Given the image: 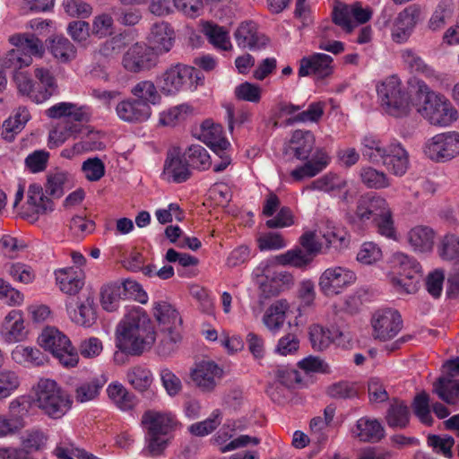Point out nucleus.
<instances>
[{"label":"nucleus","mask_w":459,"mask_h":459,"mask_svg":"<svg viewBox=\"0 0 459 459\" xmlns=\"http://www.w3.org/2000/svg\"><path fill=\"white\" fill-rule=\"evenodd\" d=\"M163 175L167 180L175 183L185 182L190 178V167L178 150H174L168 154Z\"/></svg>","instance_id":"26"},{"label":"nucleus","mask_w":459,"mask_h":459,"mask_svg":"<svg viewBox=\"0 0 459 459\" xmlns=\"http://www.w3.org/2000/svg\"><path fill=\"white\" fill-rule=\"evenodd\" d=\"M272 261L262 262L256 271L270 281L274 287L273 294L289 289L294 283L293 276L285 271H272Z\"/></svg>","instance_id":"35"},{"label":"nucleus","mask_w":459,"mask_h":459,"mask_svg":"<svg viewBox=\"0 0 459 459\" xmlns=\"http://www.w3.org/2000/svg\"><path fill=\"white\" fill-rule=\"evenodd\" d=\"M30 114L26 107H19L3 124L2 135L12 141L14 134L20 133L30 120Z\"/></svg>","instance_id":"39"},{"label":"nucleus","mask_w":459,"mask_h":459,"mask_svg":"<svg viewBox=\"0 0 459 459\" xmlns=\"http://www.w3.org/2000/svg\"><path fill=\"white\" fill-rule=\"evenodd\" d=\"M391 264L400 275H419L421 272V266L417 260L402 252L393 254Z\"/></svg>","instance_id":"47"},{"label":"nucleus","mask_w":459,"mask_h":459,"mask_svg":"<svg viewBox=\"0 0 459 459\" xmlns=\"http://www.w3.org/2000/svg\"><path fill=\"white\" fill-rule=\"evenodd\" d=\"M1 335L5 342L13 343L26 338L24 319L21 310H11L4 317Z\"/></svg>","instance_id":"28"},{"label":"nucleus","mask_w":459,"mask_h":459,"mask_svg":"<svg viewBox=\"0 0 459 459\" xmlns=\"http://www.w3.org/2000/svg\"><path fill=\"white\" fill-rule=\"evenodd\" d=\"M66 310L70 318L75 324L89 327L96 320L94 299L87 296L84 300L80 301L76 307L72 302H66Z\"/></svg>","instance_id":"31"},{"label":"nucleus","mask_w":459,"mask_h":459,"mask_svg":"<svg viewBox=\"0 0 459 459\" xmlns=\"http://www.w3.org/2000/svg\"><path fill=\"white\" fill-rule=\"evenodd\" d=\"M433 392L447 404H455L459 397V380L439 377L433 384Z\"/></svg>","instance_id":"43"},{"label":"nucleus","mask_w":459,"mask_h":459,"mask_svg":"<svg viewBox=\"0 0 459 459\" xmlns=\"http://www.w3.org/2000/svg\"><path fill=\"white\" fill-rule=\"evenodd\" d=\"M27 204L37 213H45L53 210L52 201L44 195L41 186L38 184H32L29 186Z\"/></svg>","instance_id":"46"},{"label":"nucleus","mask_w":459,"mask_h":459,"mask_svg":"<svg viewBox=\"0 0 459 459\" xmlns=\"http://www.w3.org/2000/svg\"><path fill=\"white\" fill-rule=\"evenodd\" d=\"M140 285L131 280L123 282H111L102 286L100 290V302L102 307L108 312L117 309L122 295L129 290H140Z\"/></svg>","instance_id":"19"},{"label":"nucleus","mask_w":459,"mask_h":459,"mask_svg":"<svg viewBox=\"0 0 459 459\" xmlns=\"http://www.w3.org/2000/svg\"><path fill=\"white\" fill-rule=\"evenodd\" d=\"M13 82L18 91L32 100V95L38 92V89L30 74L21 69H16L13 74Z\"/></svg>","instance_id":"63"},{"label":"nucleus","mask_w":459,"mask_h":459,"mask_svg":"<svg viewBox=\"0 0 459 459\" xmlns=\"http://www.w3.org/2000/svg\"><path fill=\"white\" fill-rule=\"evenodd\" d=\"M153 316L161 325L162 331L167 332L166 339L161 341L159 347L160 353L169 355L174 351L176 343L181 340L182 318L177 309L166 301L155 303Z\"/></svg>","instance_id":"5"},{"label":"nucleus","mask_w":459,"mask_h":459,"mask_svg":"<svg viewBox=\"0 0 459 459\" xmlns=\"http://www.w3.org/2000/svg\"><path fill=\"white\" fill-rule=\"evenodd\" d=\"M334 337L333 332L320 325H313L309 328V339L312 348L316 351L326 350L333 343Z\"/></svg>","instance_id":"50"},{"label":"nucleus","mask_w":459,"mask_h":459,"mask_svg":"<svg viewBox=\"0 0 459 459\" xmlns=\"http://www.w3.org/2000/svg\"><path fill=\"white\" fill-rule=\"evenodd\" d=\"M172 436H162L155 433L145 432V446L143 454L146 456H159L168 447Z\"/></svg>","instance_id":"53"},{"label":"nucleus","mask_w":459,"mask_h":459,"mask_svg":"<svg viewBox=\"0 0 459 459\" xmlns=\"http://www.w3.org/2000/svg\"><path fill=\"white\" fill-rule=\"evenodd\" d=\"M396 176H403L409 168V154L403 146L397 141L392 142L385 152L382 162Z\"/></svg>","instance_id":"29"},{"label":"nucleus","mask_w":459,"mask_h":459,"mask_svg":"<svg viewBox=\"0 0 459 459\" xmlns=\"http://www.w3.org/2000/svg\"><path fill=\"white\" fill-rule=\"evenodd\" d=\"M221 423V411L214 410L209 418L189 426V432L196 437H204L212 433Z\"/></svg>","instance_id":"56"},{"label":"nucleus","mask_w":459,"mask_h":459,"mask_svg":"<svg viewBox=\"0 0 459 459\" xmlns=\"http://www.w3.org/2000/svg\"><path fill=\"white\" fill-rule=\"evenodd\" d=\"M238 47L249 49H261L268 44V38L260 33L254 22H242L234 33Z\"/></svg>","instance_id":"21"},{"label":"nucleus","mask_w":459,"mask_h":459,"mask_svg":"<svg viewBox=\"0 0 459 459\" xmlns=\"http://www.w3.org/2000/svg\"><path fill=\"white\" fill-rule=\"evenodd\" d=\"M203 141L212 149L224 151L229 145V142L221 136V127L218 125L209 126V122L205 121L202 125Z\"/></svg>","instance_id":"52"},{"label":"nucleus","mask_w":459,"mask_h":459,"mask_svg":"<svg viewBox=\"0 0 459 459\" xmlns=\"http://www.w3.org/2000/svg\"><path fill=\"white\" fill-rule=\"evenodd\" d=\"M387 148L375 135H365L361 139L362 155L372 163H380L385 159Z\"/></svg>","instance_id":"44"},{"label":"nucleus","mask_w":459,"mask_h":459,"mask_svg":"<svg viewBox=\"0 0 459 459\" xmlns=\"http://www.w3.org/2000/svg\"><path fill=\"white\" fill-rule=\"evenodd\" d=\"M39 344L66 368L77 365L79 356L69 338L55 327H46L39 337Z\"/></svg>","instance_id":"6"},{"label":"nucleus","mask_w":459,"mask_h":459,"mask_svg":"<svg viewBox=\"0 0 459 459\" xmlns=\"http://www.w3.org/2000/svg\"><path fill=\"white\" fill-rule=\"evenodd\" d=\"M347 186V181L341 176L329 172L314 180L308 186L309 190H317L336 195Z\"/></svg>","instance_id":"40"},{"label":"nucleus","mask_w":459,"mask_h":459,"mask_svg":"<svg viewBox=\"0 0 459 459\" xmlns=\"http://www.w3.org/2000/svg\"><path fill=\"white\" fill-rule=\"evenodd\" d=\"M425 154L435 161H446L459 154V133L447 132L434 135L428 141Z\"/></svg>","instance_id":"12"},{"label":"nucleus","mask_w":459,"mask_h":459,"mask_svg":"<svg viewBox=\"0 0 459 459\" xmlns=\"http://www.w3.org/2000/svg\"><path fill=\"white\" fill-rule=\"evenodd\" d=\"M175 33L168 22L154 23L147 37V48H151L157 56L170 51L174 45Z\"/></svg>","instance_id":"18"},{"label":"nucleus","mask_w":459,"mask_h":459,"mask_svg":"<svg viewBox=\"0 0 459 459\" xmlns=\"http://www.w3.org/2000/svg\"><path fill=\"white\" fill-rule=\"evenodd\" d=\"M419 112L431 125L448 126L457 120L458 112L450 100L442 94L431 95L430 100L423 102Z\"/></svg>","instance_id":"8"},{"label":"nucleus","mask_w":459,"mask_h":459,"mask_svg":"<svg viewBox=\"0 0 459 459\" xmlns=\"http://www.w3.org/2000/svg\"><path fill=\"white\" fill-rule=\"evenodd\" d=\"M56 285L69 296H75L84 286V275L78 267H65L55 271Z\"/></svg>","instance_id":"22"},{"label":"nucleus","mask_w":459,"mask_h":459,"mask_svg":"<svg viewBox=\"0 0 459 459\" xmlns=\"http://www.w3.org/2000/svg\"><path fill=\"white\" fill-rule=\"evenodd\" d=\"M126 377L128 384L139 393L147 392L153 382L152 371L141 365L129 368Z\"/></svg>","instance_id":"38"},{"label":"nucleus","mask_w":459,"mask_h":459,"mask_svg":"<svg viewBox=\"0 0 459 459\" xmlns=\"http://www.w3.org/2000/svg\"><path fill=\"white\" fill-rule=\"evenodd\" d=\"M48 435L40 429L27 430L22 437V447L19 449H25L28 456H31L30 453L33 451H39L43 449L48 442Z\"/></svg>","instance_id":"54"},{"label":"nucleus","mask_w":459,"mask_h":459,"mask_svg":"<svg viewBox=\"0 0 459 459\" xmlns=\"http://www.w3.org/2000/svg\"><path fill=\"white\" fill-rule=\"evenodd\" d=\"M316 138L308 130H295L288 142L286 151L299 160H307L315 147Z\"/></svg>","instance_id":"24"},{"label":"nucleus","mask_w":459,"mask_h":459,"mask_svg":"<svg viewBox=\"0 0 459 459\" xmlns=\"http://www.w3.org/2000/svg\"><path fill=\"white\" fill-rule=\"evenodd\" d=\"M400 55L403 64L411 72L422 74L433 83V86L442 82V74L427 65L414 49H402Z\"/></svg>","instance_id":"23"},{"label":"nucleus","mask_w":459,"mask_h":459,"mask_svg":"<svg viewBox=\"0 0 459 459\" xmlns=\"http://www.w3.org/2000/svg\"><path fill=\"white\" fill-rule=\"evenodd\" d=\"M420 14V8L416 5H411L400 12L392 28V39L398 44L405 43L419 22Z\"/></svg>","instance_id":"15"},{"label":"nucleus","mask_w":459,"mask_h":459,"mask_svg":"<svg viewBox=\"0 0 459 459\" xmlns=\"http://www.w3.org/2000/svg\"><path fill=\"white\" fill-rule=\"evenodd\" d=\"M372 223L375 224L377 231L379 235L395 240L397 238V232L394 227V221L393 212L390 206Z\"/></svg>","instance_id":"57"},{"label":"nucleus","mask_w":459,"mask_h":459,"mask_svg":"<svg viewBox=\"0 0 459 459\" xmlns=\"http://www.w3.org/2000/svg\"><path fill=\"white\" fill-rule=\"evenodd\" d=\"M35 405L52 419L62 418L71 407V400L57 385L49 378L40 379L35 387Z\"/></svg>","instance_id":"2"},{"label":"nucleus","mask_w":459,"mask_h":459,"mask_svg":"<svg viewBox=\"0 0 459 459\" xmlns=\"http://www.w3.org/2000/svg\"><path fill=\"white\" fill-rule=\"evenodd\" d=\"M34 76L38 82V92L32 95V101L43 103L56 92V80L50 70L45 67H36Z\"/></svg>","instance_id":"30"},{"label":"nucleus","mask_w":459,"mask_h":459,"mask_svg":"<svg viewBox=\"0 0 459 459\" xmlns=\"http://www.w3.org/2000/svg\"><path fill=\"white\" fill-rule=\"evenodd\" d=\"M141 424L145 432L171 436L177 420L171 413L148 410L143 412Z\"/></svg>","instance_id":"17"},{"label":"nucleus","mask_w":459,"mask_h":459,"mask_svg":"<svg viewBox=\"0 0 459 459\" xmlns=\"http://www.w3.org/2000/svg\"><path fill=\"white\" fill-rule=\"evenodd\" d=\"M9 409L7 414H0V438L15 435L25 427V410L21 409V403L14 400L10 403Z\"/></svg>","instance_id":"27"},{"label":"nucleus","mask_w":459,"mask_h":459,"mask_svg":"<svg viewBox=\"0 0 459 459\" xmlns=\"http://www.w3.org/2000/svg\"><path fill=\"white\" fill-rule=\"evenodd\" d=\"M275 260L281 265H290L296 268H303L311 261L312 257L300 248L288 250L275 256Z\"/></svg>","instance_id":"55"},{"label":"nucleus","mask_w":459,"mask_h":459,"mask_svg":"<svg viewBox=\"0 0 459 459\" xmlns=\"http://www.w3.org/2000/svg\"><path fill=\"white\" fill-rule=\"evenodd\" d=\"M333 62L332 56L323 53L304 56L299 61V76L314 75L317 79L325 78L333 71Z\"/></svg>","instance_id":"16"},{"label":"nucleus","mask_w":459,"mask_h":459,"mask_svg":"<svg viewBox=\"0 0 459 459\" xmlns=\"http://www.w3.org/2000/svg\"><path fill=\"white\" fill-rule=\"evenodd\" d=\"M359 178L368 188L382 189L390 186L386 174L370 166L360 169Z\"/></svg>","instance_id":"48"},{"label":"nucleus","mask_w":459,"mask_h":459,"mask_svg":"<svg viewBox=\"0 0 459 459\" xmlns=\"http://www.w3.org/2000/svg\"><path fill=\"white\" fill-rule=\"evenodd\" d=\"M435 232L429 226L418 225L407 233V241L411 247L420 253H427L433 249Z\"/></svg>","instance_id":"33"},{"label":"nucleus","mask_w":459,"mask_h":459,"mask_svg":"<svg viewBox=\"0 0 459 459\" xmlns=\"http://www.w3.org/2000/svg\"><path fill=\"white\" fill-rule=\"evenodd\" d=\"M377 92L381 107L386 113L395 117L409 115L411 109L410 98L396 75L389 76L378 83Z\"/></svg>","instance_id":"4"},{"label":"nucleus","mask_w":459,"mask_h":459,"mask_svg":"<svg viewBox=\"0 0 459 459\" xmlns=\"http://www.w3.org/2000/svg\"><path fill=\"white\" fill-rule=\"evenodd\" d=\"M108 379L104 375L92 377L80 383L74 390V397L78 403H87L96 399Z\"/></svg>","instance_id":"37"},{"label":"nucleus","mask_w":459,"mask_h":459,"mask_svg":"<svg viewBox=\"0 0 459 459\" xmlns=\"http://www.w3.org/2000/svg\"><path fill=\"white\" fill-rule=\"evenodd\" d=\"M223 376V370L212 360H203L191 372V378L203 393L214 391Z\"/></svg>","instance_id":"14"},{"label":"nucleus","mask_w":459,"mask_h":459,"mask_svg":"<svg viewBox=\"0 0 459 459\" xmlns=\"http://www.w3.org/2000/svg\"><path fill=\"white\" fill-rule=\"evenodd\" d=\"M439 255L444 260L459 259V237L447 234L441 241Z\"/></svg>","instance_id":"64"},{"label":"nucleus","mask_w":459,"mask_h":459,"mask_svg":"<svg viewBox=\"0 0 459 459\" xmlns=\"http://www.w3.org/2000/svg\"><path fill=\"white\" fill-rule=\"evenodd\" d=\"M452 13V0H441L429 20V29L433 31L443 29L446 24V21L451 17Z\"/></svg>","instance_id":"51"},{"label":"nucleus","mask_w":459,"mask_h":459,"mask_svg":"<svg viewBox=\"0 0 459 459\" xmlns=\"http://www.w3.org/2000/svg\"><path fill=\"white\" fill-rule=\"evenodd\" d=\"M412 408L414 414L421 423L429 426L432 424L433 418L430 414L429 396L426 392H421L414 397Z\"/></svg>","instance_id":"58"},{"label":"nucleus","mask_w":459,"mask_h":459,"mask_svg":"<svg viewBox=\"0 0 459 459\" xmlns=\"http://www.w3.org/2000/svg\"><path fill=\"white\" fill-rule=\"evenodd\" d=\"M131 93L136 98V100H144L148 105L155 104L159 98L158 91L152 81H141L131 90Z\"/></svg>","instance_id":"59"},{"label":"nucleus","mask_w":459,"mask_h":459,"mask_svg":"<svg viewBox=\"0 0 459 459\" xmlns=\"http://www.w3.org/2000/svg\"><path fill=\"white\" fill-rule=\"evenodd\" d=\"M353 437L361 442L377 443L385 437L382 424L376 419L362 417L351 429Z\"/></svg>","instance_id":"25"},{"label":"nucleus","mask_w":459,"mask_h":459,"mask_svg":"<svg viewBox=\"0 0 459 459\" xmlns=\"http://www.w3.org/2000/svg\"><path fill=\"white\" fill-rule=\"evenodd\" d=\"M183 158L192 169L204 170L211 166V158L204 147L200 144L189 146L183 153Z\"/></svg>","instance_id":"45"},{"label":"nucleus","mask_w":459,"mask_h":459,"mask_svg":"<svg viewBox=\"0 0 459 459\" xmlns=\"http://www.w3.org/2000/svg\"><path fill=\"white\" fill-rule=\"evenodd\" d=\"M194 76L199 79L194 67L177 64L169 67L157 78V84L163 94L175 95L186 85H191Z\"/></svg>","instance_id":"9"},{"label":"nucleus","mask_w":459,"mask_h":459,"mask_svg":"<svg viewBox=\"0 0 459 459\" xmlns=\"http://www.w3.org/2000/svg\"><path fill=\"white\" fill-rule=\"evenodd\" d=\"M12 358L17 363L32 366L43 365L46 360L44 354L39 349L29 346H17L12 351Z\"/></svg>","instance_id":"49"},{"label":"nucleus","mask_w":459,"mask_h":459,"mask_svg":"<svg viewBox=\"0 0 459 459\" xmlns=\"http://www.w3.org/2000/svg\"><path fill=\"white\" fill-rule=\"evenodd\" d=\"M389 204L381 195L376 193H367L360 195L354 210V214L351 217V222L358 227L373 222L387 208Z\"/></svg>","instance_id":"10"},{"label":"nucleus","mask_w":459,"mask_h":459,"mask_svg":"<svg viewBox=\"0 0 459 459\" xmlns=\"http://www.w3.org/2000/svg\"><path fill=\"white\" fill-rule=\"evenodd\" d=\"M155 340L154 328L140 309L130 310L116 329V347L127 355L140 356L152 348Z\"/></svg>","instance_id":"1"},{"label":"nucleus","mask_w":459,"mask_h":459,"mask_svg":"<svg viewBox=\"0 0 459 459\" xmlns=\"http://www.w3.org/2000/svg\"><path fill=\"white\" fill-rule=\"evenodd\" d=\"M191 112L192 108L189 105L180 104L161 113L160 122L164 126H173L185 120Z\"/></svg>","instance_id":"60"},{"label":"nucleus","mask_w":459,"mask_h":459,"mask_svg":"<svg viewBox=\"0 0 459 459\" xmlns=\"http://www.w3.org/2000/svg\"><path fill=\"white\" fill-rule=\"evenodd\" d=\"M116 113L125 122L142 123L151 117L152 108L144 100L127 99L117 103Z\"/></svg>","instance_id":"20"},{"label":"nucleus","mask_w":459,"mask_h":459,"mask_svg":"<svg viewBox=\"0 0 459 459\" xmlns=\"http://www.w3.org/2000/svg\"><path fill=\"white\" fill-rule=\"evenodd\" d=\"M371 326L374 339L386 342L402 330L403 319L399 312L393 308L379 309L372 316Z\"/></svg>","instance_id":"11"},{"label":"nucleus","mask_w":459,"mask_h":459,"mask_svg":"<svg viewBox=\"0 0 459 459\" xmlns=\"http://www.w3.org/2000/svg\"><path fill=\"white\" fill-rule=\"evenodd\" d=\"M203 32L214 48L224 51L232 48L229 31L225 28L212 22H206L204 24Z\"/></svg>","instance_id":"41"},{"label":"nucleus","mask_w":459,"mask_h":459,"mask_svg":"<svg viewBox=\"0 0 459 459\" xmlns=\"http://www.w3.org/2000/svg\"><path fill=\"white\" fill-rule=\"evenodd\" d=\"M48 48L52 56L62 63H67L76 56V48L65 37L56 35L48 40Z\"/></svg>","instance_id":"36"},{"label":"nucleus","mask_w":459,"mask_h":459,"mask_svg":"<svg viewBox=\"0 0 459 459\" xmlns=\"http://www.w3.org/2000/svg\"><path fill=\"white\" fill-rule=\"evenodd\" d=\"M159 63V57L145 44L135 43L123 55L122 65L130 73L150 71Z\"/></svg>","instance_id":"13"},{"label":"nucleus","mask_w":459,"mask_h":459,"mask_svg":"<svg viewBox=\"0 0 459 459\" xmlns=\"http://www.w3.org/2000/svg\"><path fill=\"white\" fill-rule=\"evenodd\" d=\"M234 94L239 100L258 103L262 97V89L259 85L245 82L235 88Z\"/></svg>","instance_id":"62"},{"label":"nucleus","mask_w":459,"mask_h":459,"mask_svg":"<svg viewBox=\"0 0 459 459\" xmlns=\"http://www.w3.org/2000/svg\"><path fill=\"white\" fill-rule=\"evenodd\" d=\"M289 308L290 305L286 299L275 300L267 307L262 321L271 333L275 334L282 327Z\"/></svg>","instance_id":"34"},{"label":"nucleus","mask_w":459,"mask_h":459,"mask_svg":"<svg viewBox=\"0 0 459 459\" xmlns=\"http://www.w3.org/2000/svg\"><path fill=\"white\" fill-rule=\"evenodd\" d=\"M9 42L14 47L5 58V65L13 69L30 66L33 57L41 58L45 46L41 39L32 33H16L9 37Z\"/></svg>","instance_id":"3"},{"label":"nucleus","mask_w":459,"mask_h":459,"mask_svg":"<svg viewBox=\"0 0 459 459\" xmlns=\"http://www.w3.org/2000/svg\"><path fill=\"white\" fill-rule=\"evenodd\" d=\"M382 257L381 248L374 242L363 243L357 254V261L367 265L380 261Z\"/></svg>","instance_id":"61"},{"label":"nucleus","mask_w":459,"mask_h":459,"mask_svg":"<svg viewBox=\"0 0 459 459\" xmlns=\"http://www.w3.org/2000/svg\"><path fill=\"white\" fill-rule=\"evenodd\" d=\"M107 394L111 403L122 411H133L138 403L135 394L119 382L110 383Z\"/></svg>","instance_id":"32"},{"label":"nucleus","mask_w":459,"mask_h":459,"mask_svg":"<svg viewBox=\"0 0 459 459\" xmlns=\"http://www.w3.org/2000/svg\"><path fill=\"white\" fill-rule=\"evenodd\" d=\"M357 280L356 273L345 266H332L325 269L318 279L320 292L332 298L341 294Z\"/></svg>","instance_id":"7"},{"label":"nucleus","mask_w":459,"mask_h":459,"mask_svg":"<svg viewBox=\"0 0 459 459\" xmlns=\"http://www.w3.org/2000/svg\"><path fill=\"white\" fill-rule=\"evenodd\" d=\"M385 420L390 428H406L410 421L409 407L402 401H394L390 404L386 411Z\"/></svg>","instance_id":"42"}]
</instances>
